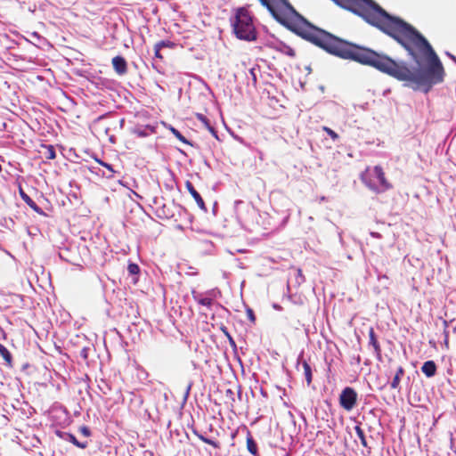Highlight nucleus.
Returning a JSON list of instances; mask_svg holds the SVG:
<instances>
[{
  "instance_id": "20",
  "label": "nucleus",
  "mask_w": 456,
  "mask_h": 456,
  "mask_svg": "<svg viewBox=\"0 0 456 456\" xmlns=\"http://www.w3.org/2000/svg\"><path fill=\"white\" fill-rule=\"evenodd\" d=\"M173 134L182 142L191 144L189 141L175 128H171Z\"/></svg>"
},
{
  "instance_id": "35",
  "label": "nucleus",
  "mask_w": 456,
  "mask_h": 456,
  "mask_svg": "<svg viewBox=\"0 0 456 456\" xmlns=\"http://www.w3.org/2000/svg\"><path fill=\"white\" fill-rule=\"evenodd\" d=\"M451 57H452V60L456 61V58L453 55H451Z\"/></svg>"
},
{
  "instance_id": "22",
  "label": "nucleus",
  "mask_w": 456,
  "mask_h": 456,
  "mask_svg": "<svg viewBox=\"0 0 456 456\" xmlns=\"http://www.w3.org/2000/svg\"><path fill=\"white\" fill-rule=\"evenodd\" d=\"M156 45H158L159 48H163V47H170L172 48L175 44L171 41H168V40H162V41H159L156 44Z\"/></svg>"
},
{
  "instance_id": "2",
  "label": "nucleus",
  "mask_w": 456,
  "mask_h": 456,
  "mask_svg": "<svg viewBox=\"0 0 456 456\" xmlns=\"http://www.w3.org/2000/svg\"><path fill=\"white\" fill-rule=\"evenodd\" d=\"M232 27L238 38L247 41L256 39V32L252 18L246 9L240 8L238 10Z\"/></svg>"
},
{
  "instance_id": "27",
  "label": "nucleus",
  "mask_w": 456,
  "mask_h": 456,
  "mask_svg": "<svg viewBox=\"0 0 456 456\" xmlns=\"http://www.w3.org/2000/svg\"><path fill=\"white\" fill-rule=\"evenodd\" d=\"M88 353H89V348L88 347H83L81 350H80V353H79V355L85 360L86 361L88 359Z\"/></svg>"
},
{
  "instance_id": "7",
  "label": "nucleus",
  "mask_w": 456,
  "mask_h": 456,
  "mask_svg": "<svg viewBox=\"0 0 456 456\" xmlns=\"http://www.w3.org/2000/svg\"><path fill=\"white\" fill-rule=\"evenodd\" d=\"M185 187L189 193L192 196V198L195 200L197 205L200 209L206 210V205L205 202L200 196V194L196 191L193 184L190 181L185 182Z\"/></svg>"
},
{
  "instance_id": "25",
  "label": "nucleus",
  "mask_w": 456,
  "mask_h": 456,
  "mask_svg": "<svg viewBox=\"0 0 456 456\" xmlns=\"http://www.w3.org/2000/svg\"><path fill=\"white\" fill-rule=\"evenodd\" d=\"M323 130L333 139L336 140L338 138V135L336 132L327 126H323Z\"/></svg>"
},
{
  "instance_id": "31",
  "label": "nucleus",
  "mask_w": 456,
  "mask_h": 456,
  "mask_svg": "<svg viewBox=\"0 0 456 456\" xmlns=\"http://www.w3.org/2000/svg\"><path fill=\"white\" fill-rule=\"evenodd\" d=\"M224 332H225L227 338H229L230 344L232 346H235V342H234L233 338H232V336L227 331H224Z\"/></svg>"
},
{
  "instance_id": "10",
  "label": "nucleus",
  "mask_w": 456,
  "mask_h": 456,
  "mask_svg": "<svg viewBox=\"0 0 456 456\" xmlns=\"http://www.w3.org/2000/svg\"><path fill=\"white\" fill-rule=\"evenodd\" d=\"M192 433L200 440L202 441L203 443L207 444H209L211 445L212 447L216 448V449H220L221 448V444L218 442V441H216V440H213V439H210L207 436H205L204 435H202L201 433H200L197 429H193L192 430Z\"/></svg>"
},
{
  "instance_id": "14",
  "label": "nucleus",
  "mask_w": 456,
  "mask_h": 456,
  "mask_svg": "<svg viewBox=\"0 0 456 456\" xmlns=\"http://www.w3.org/2000/svg\"><path fill=\"white\" fill-rule=\"evenodd\" d=\"M404 375V369L399 366L396 370L395 375L391 382V388L396 389L399 387L401 378Z\"/></svg>"
},
{
  "instance_id": "28",
  "label": "nucleus",
  "mask_w": 456,
  "mask_h": 456,
  "mask_svg": "<svg viewBox=\"0 0 456 456\" xmlns=\"http://www.w3.org/2000/svg\"><path fill=\"white\" fill-rule=\"evenodd\" d=\"M160 50H161V48H159L158 45H154V55H155V57L158 58V59L162 60L163 56L160 53Z\"/></svg>"
},
{
  "instance_id": "6",
  "label": "nucleus",
  "mask_w": 456,
  "mask_h": 456,
  "mask_svg": "<svg viewBox=\"0 0 456 456\" xmlns=\"http://www.w3.org/2000/svg\"><path fill=\"white\" fill-rule=\"evenodd\" d=\"M368 334H369V345L373 347L375 355L377 356V358L379 360H380L381 355H382V349H381L380 344L378 340V338L376 336V333L374 331V329L372 327H370L369 329Z\"/></svg>"
},
{
  "instance_id": "34",
  "label": "nucleus",
  "mask_w": 456,
  "mask_h": 456,
  "mask_svg": "<svg viewBox=\"0 0 456 456\" xmlns=\"http://www.w3.org/2000/svg\"><path fill=\"white\" fill-rule=\"evenodd\" d=\"M236 436H237V431L232 432L231 435L232 439L233 440Z\"/></svg>"
},
{
  "instance_id": "30",
  "label": "nucleus",
  "mask_w": 456,
  "mask_h": 456,
  "mask_svg": "<svg viewBox=\"0 0 456 456\" xmlns=\"http://www.w3.org/2000/svg\"><path fill=\"white\" fill-rule=\"evenodd\" d=\"M233 391L232 389H227L226 390V396H230L232 403L234 402V398H233Z\"/></svg>"
},
{
  "instance_id": "1",
  "label": "nucleus",
  "mask_w": 456,
  "mask_h": 456,
  "mask_svg": "<svg viewBox=\"0 0 456 456\" xmlns=\"http://www.w3.org/2000/svg\"><path fill=\"white\" fill-rule=\"evenodd\" d=\"M281 25L326 52L428 93L444 71L428 41L372 0H259Z\"/></svg>"
},
{
  "instance_id": "3",
  "label": "nucleus",
  "mask_w": 456,
  "mask_h": 456,
  "mask_svg": "<svg viewBox=\"0 0 456 456\" xmlns=\"http://www.w3.org/2000/svg\"><path fill=\"white\" fill-rule=\"evenodd\" d=\"M369 170L362 175V180L363 183L371 191L379 193L386 191L392 188V184L387 180L385 173L380 166H375L373 167V174L377 180L379 181V184H377L373 180L367 177Z\"/></svg>"
},
{
  "instance_id": "13",
  "label": "nucleus",
  "mask_w": 456,
  "mask_h": 456,
  "mask_svg": "<svg viewBox=\"0 0 456 456\" xmlns=\"http://www.w3.org/2000/svg\"><path fill=\"white\" fill-rule=\"evenodd\" d=\"M193 298L198 302V304L206 306L208 308H210L213 305V299L211 297H202L200 294H195L193 292Z\"/></svg>"
},
{
  "instance_id": "11",
  "label": "nucleus",
  "mask_w": 456,
  "mask_h": 456,
  "mask_svg": "<svg viewBox=\"0 0 456 456\" xmlns=\"http://www.w3.org/2000/svg\"><path fill=\"white\" fill-rule=\"evenodd\" d=\"M40 152L48 160H52V159H54L56 158L55 149L51 144L42 145V151H40Z\"/></svg>"
},
{
  "instance_id": "24",
  "label": "nucleus",
  "mask_w": 456,
  "mask_h": 456,
  "mask_svg": "<svg viewBox=\"0 0 456 456\" xmlns=\"http://www.w3.org/2000/svg\"><path fill=\"white\" fill-rule=\"evenodd\" d=\"M281 51H282V53H284L285 54H287L290 57H294L296 55L295 50L289 46L284 45L283 49Z\"/></svg>"
},
{
  "instance_id": "15",
  "label": "nucleus",
  "mask_w": 456,
  "mask_h": 456,
  "mask_svg": "<svg viewBox=\"0 0 456 456\" xmlns=\"http://www.w3.org/2000/svg\"><path fill=\"white\" fill-rule=\"evenodd\" d=\"M302 366L304 369V375L306 380L307 385L309 386L312 383L313 380V374H312V369L309 363L306 361H304L302 362Z\"/></svg>"
},
{
  "instance_id": "9",
  "label": "nucleus",
  "mask_w": 456,
  "mask_h": 456,
  "mask_svg": "<svg viewBox=\"0 0 456 456\" xmlns=\"http://www.w3.org/2000/svg\"><path fill=\"white\" fill-rule=\"evenodd\" d=\"M421 371L428 377L431 378L436 375V365L434 361H427L421 367Z\"/></svg>"
},
{
  "instance_id": "4",
  "label": "nucleus",
  "mask_w": 456,
  "mask_h": 456,
  "mask_svg": "<svg viewBox=\"0 0 456 456\" xmlns=\"http://www.w3.org/2000/svg\"><path fill=\"white\" fill-rule=\"evenodd\" d=\"M357 398L356 391L353 387H346L341 391L339 404L344 410L350 411L355 407Z\"/></svg>"
},
{
  "instance_id": "33",
  "label": "nucleus",
  "mask_w": 456,
  "mask_h": 456,
  "mask_svg": "<svg viewBox=\"0 0 456 456\" xmlns=\"http://www.w3.org/2000/svg\"><path fill=\"white\" fill-rule=\"evenodd\" d=\"M297 274H298V276H300V277L304 278V276H303V273H302V270H301V269H297Z\"/></svg>"
},
{
  "instance_id": "29",
  "label": "nucleus",
  "mask_w": 456,
  "mask_h": 456,
  "mask_svg": "<svg viewBox=\"0 0 456 456\" xmlns=\"http://www.w3.org/2000/svg\"><path fill=\"white\" fill-rule=\"evenodd\" d=\"M102 166L105 167L106 168H108L110 172H113V169H112V167L111 165L108 164V163H105V162H102L101 160L98 161Z\"/></svg>"
},
{
  "instance_id": "5",
  "label": "nucleus",
  "mask_w": 456,
  "mask_h": 456,
  "mask_svg": "<svg viewBox=\"0 0 456 456\" xmlns=\"http://www.w3.org/2000/svg\"><path fill=\"white\" fill-rule=\"evenodd\" d=\"M111 62L113 69L118 75L123 76L127 73V62L124 57L119 55L115 56L112 58Z\"/></svg>"
},
{
  "instance_id": "17",
  "label": "nucleus",
  "mask_w": 456,
  "mask_h": 456,
  "mask_svg": "<svg viewBox=\"0 0 456 456\" xmlns=\"http://www.w3.org/2000/svg\"><path fill=\"white\" fill-rule=\"evenodd\" d=\"M67 437H68V440L72 443L75 446L80 448V449H85L87 447L88 445V443L86 441L85 442H80L77 439V437L72 435V434H67Z\"/></svg>"
},
{
  "instance_id": "32",
  "label": "nucleus",
  "mask_w": 456,
  "mask_h": 456,
  "mask_svg": "<svg viewBox=\"0 0 456 456\" xmlns=\"http://www.w3.org/2000/svg\"><path fill=\"white\" fill-rule=\"evenodd\" d=\"M195 116H196L197 119L200 120V121L204 120V118H206V116H204L201 113H196Z\"/></svg>"
},
{
  "instance_id": "8",
  "label": "nucleus",
  "mask_w": 456,
  "mask_h": 456,
  "mask_svg": "<svg viewBox=\"0 0 456 456\" xmlns=\"http://www.w3.org/2000/svg\"><path fill=\"white\" fill-rule=\"evenodd\" d=\"M20 195L23 201L36 213L45 216V212L42 210L41 208H39L37 203L27 194L25 193L21 189L20 190Z\"/></svg>"
},
{
  "instance_id": "26",
  "label": "nucleus",
  "mask_w": 456,
  "mask_h": 456,
  "mask_svg": "<svg viewBox=\"0 0 456 456\" xmlns=\"http://www.w3.org/2000/svg\"><path fill=\"white\" fill-rule=\"evenodd\" d=\"M246 313L248 319L254 323L256 322L254 311L251 308H248Z\"/></svg>"
},
{
  "instance_id": "19",
  "label": "nucleus",
  "mask_w": 456,
  "mask_h": 456,
  "mask_svg": "<svg viewBox=\"0 0 456 456\" xmlns=\"http://www.w3.org/2000/svg\"><path fill=\"white\" fill-rule=\"evenodd\" d=\"M204 126L216 137L217 138V132L216 130L214 128V126H212V125L210 124L209 120L208 119V118L206 117L204 118V120H201L200 121Z\"/></svg>"
},
{
  "instance_id": "18",
  "label": "nucleus",
  "mask_w": 456,
  "mask_h": 456,
  "mask_svg": "<svg viewBox=\"0 0 456 456\" xmlns=\"http://www.w3.org/2000/svg\"><path fill=\"white\" fill-rule=\"evenodd\" d=\"M0 354L3 356V358L8 362L11 363L12 362V354L9 352V350L0 343Z\"/></svg>"
},
{
  "instance_id": "21",
  "label": "nucleus",
  "mask_w": 456,
  "mask_h": 456,
  "mask_svg": "<svg viewBox=\"0 0 456 456\" xmlns=\"http://www.w3.org/2000/svg\"><path fill=\"white\" fill-rule=\"evenodd\" d=\"M127 271L130 274L135 275L140 273V267L137 264L130 263L127 266Z\"/></svg>"
},
{
  "instance_id": "16",
  "label": "nucleus",
  "mask_w": 456,
  "mask_h": 456,
  "mask_svg": "<svg viewBox=\"0 0 456 456\" xmlns=\"http://www.w3.org/2000/svg\"><path fill=\"white\" fill-rule=\"evenodd\" d=\"M354 430H355V433H356V436L357 437L360 439L361 441V444L363 447H369L368 446V443H367V440H366V437H365V434H364V431L363 429L361 428L360 425H356L354 427Z\"/></svg>"
},
{
  "instance_id": "23",
  "label": "nucleus",
  "mask_w": 456,
  "mask_h": 456,
  "mask_svg": "<svg viewBox=\"0 0 456 456\" xmlns=\"http://www.w3.org/2000/svg\"><path fill=\"white\" fill-rule=\"evenodd\" d=\"M78 431L81 435H83L86 437H89L91 436V431L88 427L86 426H81L78 428Z\"/></svg>"
},
{
  "instance_id": "12",
  "label": "nucleus",
  "mask_w": 456,
  "mask_h": 456,
  "mask_svg": "<svg viewBox=\"0 0 456 456\" xmlns=\"http://www.w3.org/2000/svg\"><path fill=\"white\" fill-rule=\"evenodd\" d=\"M247 449L248 451L254 456H257L258 449L257 444L255 442L253 436H251L250 432H248L247 436Z\"/></svg>"
},
{
  "instance_id": "36",
  "label": "nucleus",
  "mask_w": 456,
  "mask_h": 456,
  "mask_svg": "<svg viewBox=\"0 0 456 456\" xmlns=\"http://www.w3.org/2000/svg\"><path fill=\"white\" fill-rule=\"evenodd\" d=\"M2 171V166L0 165V172Z\"/></svg>"
}]
</instances>
